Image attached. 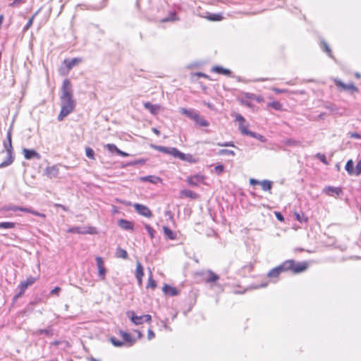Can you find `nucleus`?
Here are the masks:
<instances>
[{
  "label": "nucleus",
  "mask_w": 361,
  "mask_h": 361,
  "mask_svg": "<svg viewBox=\"0 0 361 361\" xmlns=\"http://www.w3.org/2000/svg\"><path fill=\"white\" fill-rule=\"evenodd\" d=\"M195 123L200 126L207 127L209 126V123L204 118H201L200 114H198V118L194 119Z\"/></svg>",
  "instance_id": "obj_34"
},
{
  "label": "nucleus",
  "mask_w": 361,
  "mask_h": 361,
  "mask_svg": "<svg viewBox=\"0 0 361 361\" xmlns=\"http://www.w3.org/2000/svg\"><path fill=\"white\" fill-rule=\"evenodd\" d=\"M214 170L217 174L221 173L224 171V166L222 164L215 166Z\"/></svg>",
  "instance_id": "obj_46"
},
{
  "label": "nucleus",
  "mask_w": 361,
  "mask_h": 361,
  "mask_svg": "<svg viewBox=\"0 0 361 361\" xmlns=\"http://www.w3.org/2000/svg\"><path fill=\"white\" fill-rule=\"evenodd\" d=\"M104 147L111 152H116L118 148L114 144H106Z\"/></svg>",
  "instance_id": "obj_40"
},
{
  "label": "nucleus",
  "mask_w": 361,
  "mask_h": 361,
  "mask_svg": "<svg viewBox=\"0 0 361 361\" xmlns=\"http://www.w3.org/2000/svg\"><path fill=\"white\" fill-rule=\"evenodd\" d=\"M350 137L351 138H361V135L357 133H350Z\"/></svg>",
  "instance_id": "obj_62"
},
{
  "label": "nucleus",
  "mask_w": 361,
  "mask_h": 361,
  "mask_svg": "<svg viewBox=\"0 0 361 361\" xmlns=\"http://www.w3.org/2000/svg\"><path fill=\"white\" fill-rule=\"evenodd\" d=\"M202 180V178L200 176H194L188 178V184L192 186L197 185Z\"/></svg>",
  "instance_id": "obj_21"
},
{
  "label": "nucleus",
  "mask_w": 361,
  "mask_h": 361,
  "mask_svg": "<svg viewBox=\"0 0 361 361\" xmlns=\"http://www.w3.org/2000/svg\"><path fill=\"white\" fill-rule=\"evenodd\" d=\"M19 211L27 212V213H31L32 209L20 207Z\"/></svg>",
  "instance_id": "obj_61"
},
{
  "label": "nucleus",
  "mask_w": 361,
  "mask_h": 361,
  "mask_svg": "<svg viewBox=\"0 0 361 361\" xmlns=\"http://www.w3.org/2000/svg\"><path fill=\"white\" fill-rule=\"evenodd\" d=\"M85 154L87 157H88L90 159H95V154L94 150L89 147H85Z\"/></svg>",
  "instance_id": "obj_35"
},
{
  "label": "nucleus",
  "mask_w": 361,
  "mask_h": 361,
  "mask_svg": "<svg viewBox=\"0 0 361 361\" xmlns=\"http://www.w3.org/2000/svg\"><path fill=\"white\" fill-rule=\"evenodd\" d=\"M15 226H16V223H13V222H8V221L0 222V229L1 228L9 229V228H13Z\"/></svg>",
  "instance_id": "obj_32"
},
{
  "label": "nucleus",
  "mask_w": 361,
  "mask_h": 361,
  "mask_svg": "<svg viewBox=\"0 0 361 361\" xmlns=\"http://www.w3.org/2000/svg\"><path fill=\"white\" fill-rule=\"evenodd\" d=\"M162 290L165 295L169 296H175L178 294V291L176 288L167 284H164V286L162 288Z\"/></svg>",
  "instance_id": "obj_16"
},
{
  "label": "nucleus",
  "mask_w": 361,
  "mask_h": 361,
  "mask_svg": "<svg viewBox=\"0 0 361 361\" xmlns=\"http://www.w3.org/2000/svg\"><path fill=\"white\" fill-rule=\"evenodd\" d=\"M61 288L59 287H55L54 289H52L50 292V294L51 295H59L60 292H61Z\"/></svg>",
  "instance_id": "obj_49"
},
{
  "label": "nucleus",
  "mask_w": 361,
  "mask_h": 361,
  "mask_svg": "<svg viewBox=\"0 0 361 361\" xmlns=\"http://www.w3.org/2000/svg\"><path fill=\"white\" fill-rule=\"evenodd\" d=\"M116 154L121 156V157H126L128 156V154L125 152H123L121 151V149H118L117 152H116Z\"/></svg>",
  "instance_id": "obj_59"
},
{
  "label": "nucleus",
  "mask_w": 361,
  "mask_h": 361,
  "mask_svg": "<svg viewBox=\"0 0 361 361\" xmlns=\"http://www.w3.org/2000/svg\"><path fill=\"white\" fill-rule=\"evenodd\" d=\"M159 152L171 155L174 158L179 159L183 161H191L192 159V156L190 154H184L175 147L159 146Z\"/></svg>",
  "instance_id": "obj_3"
},
{
  "label": "nucleus",
  "mask_w": 361,
  "mask_h": 361,
  "mask_svg": "<svg viewBox=\"0 0 361 361\" xmlns=\"http://www.w3.org/2000/svg\"><path fill=\"white\" fill-rule=\"evenodd\" d=\"M155 178H157L154 176H145V177L141 178V179L144 181H149L152 183H156V181L154 180Z\"/></svg>",
  "instance_id": "obj_47"
},
{
  "label": "nucleus",
  "mask_w": 361,
  "mask_h": 361,
  "mask_svg": "<svg viewBox=\"0 0 361 361\" xmlns=\"http://www.w3.org/2000/svg\"><path fill=\"white\" fill-rule=\"evenodd\" d=\"M321 48L323 49V51H324L325 52L327 53V54L329 55V56L330 58L335 60L334 56L331 54V50L330 47H329V45L324 40L321 41Z\"/></svg>",
  "instance_id": "obj_22"
},
{
  "label": "nucleus",
  "mask_w": 361,
  "mask_h": 361,
  "mask_svg": "<svg viewBox=\"0 0 361 361\" xmlns=\"http://www.w3.org/2000/svg\"><path fill=\"white\" fill-rule=\"evenodd\" d=\"M180 113L192 120L198 118V113L194 109H187L185 108H180Z\"/></svg>",
  "instance_id": "obj_14"
},
{
  "label": "nucleus",
  "mask_w": 361,
  "mask_h": 361,
  "mask_svg": "<svg viewBox=\"0 0 361 361\" xmlns=\"http://www.w3.org/2000/svg\"><path fill=\"white\" fill-rule=\"evenodd\" d=\"M154 337H155V334L154 333V331L151 329H149L148 333H147L148 339L151 340L152 338H153Z\"/></svg>",
  "instance_id": "obj_57"
},
{
  "label": "nucleus",
  "mask_w": 361,
  "mask_h": 361,
  "mask_svg": "<svg viewBox=\"0 0 361 361\" xmlns=\"http://www.w3.org/2000/svg\"><path fill=\"white\" fill-rule=\"evenodd\" d=\"M118 225L123 229L127 231L133 230V223L126 219H120L118 222Z\"/></svg>",
  "instance_id": "obj_17"
},
{
  "label": "nucleus",
  "mask_w": 361,
  "mask_h": 361,
  "mask_svg": "<svg viewBox=\"0 0 361 361\" xmlns=\"http://www.w3.org/2000/svg\"><path fill=\"white\" fill-rule=\"evenodd\" d=\"M134 208L135 211L142 216L145 217H150L152 216V212L149 209L143 204L135 203Z\"/></svg>",
  "instance_id": "obj_10"
},
{
  "label": "nucleus",
  "mask_w": 361,
  "mask_h": 361,
  "mask_svg": "<svg viewBox=\"0 0 361 361\" xmlns=\"http://www.w3.org/2000/svg\"><path fill=\"white\" fill-rule=\"evenodd\" d=\"M254 134L255 135V136H251L252 137L257 138V139L259 140L262 142H264L265 141V138H264V137L263 135L257 134L256 133H254Z\"/></svg>",
  "instance_id": "obj_53"
},
{
  "label": "nucleus",
  "mask_w": 361,
  "mask_h": 361,
  "mask_svg": "<svg viewBox=\"0 0 361 361\" xmlns=\"http://www.w3.org/2000/svg\"><path fill=\"white\" fill-rule=\"evenodd\" d=\"M218 154L219 155H232V156H234L235 155V152L233 150L223 149H220L218 152Z\"/></svg>",
  "instance_id": "obj_38"
},
{
  "label": "nucleus",
  "mask_w": 361,
  "mask_h": 361,
  "mask_svg": "<svg viewBox=\"0 0 361 361\" xmlns=\"http://www.w3.org/2000/svg\"><path fill=\"white\" fill-rule=\"evenodd\" d=\"M24 157L26 159H36L39 160L41 159V155L37 152L34 149H23V150Z\"/></svg>",
  "instance_id": "obj_11"
},
{
  "label": "nucleus",
  "mask_w": 361,
  "mask_h": 361,
  "mask_svg": "<svg viewBox=\"0 0 361 361\" xmlns=\"http://www.w3.org/2000/svg\"><path fill=\"white\" fill-rule=\"evenodd\" d=\"M12 127L11 126L8 129L6 135L7 141L4 142V147L7 152L6 159L0 164V169L6 167L11 165L14 161V157L13 155V147H12Z\"/></svg>",
  "instance_id": "obj_2"
},
{
  "label": "nucleus",
  "mask_w": 361,
  "mask_h": 361,
  "mask_svg": "<svg viewBox=\"0 0 361 361\" xmlns=\"http://www.w3.org/2000/svg\"><path fill=\"white\" fill-rule=\"evenodd\" d=\"M121 335L123 338V341L128 343L130 344L129 345H132L135 342V340L132 338L131 335L129 333L121 331Z\"/></svg>",
  "instance_id": "obj_20"
},
{
  "label": "nucleus",
  "mask_w": 361,
  "mask_h": 361,
  "mask_svg": "<svg viewBox=\"0 0 361 361\" xmlns=\"http://www.w3.org/2000/svg\"><path fill=\"white\" fill-rule=\"evenodd\" d=\"M68 232L70 233H92V232L90 231H82L81 228L80 227H73L68 230Z\"/></svg>",
  "instance_id": "obj_36"
},
{
  "label": "nucleus",
  "mask_w": 361,
  "mask_h": 361,
  "mask_svg": "<svg viewBox=\"0 0 361 361\" xmlns=\"http://www.w3.org/2000/svg\"><path fill=\"white\" fill-rule=\"evenodd\" d=\"M316 157L318 159H319L323 164H326V165L329 164V163L326 160V156L324 154L318 153L316 154Z\"/></svg>",
  "instance_id": "obj_41"
},
{
  "label": "nucleus",
  "mask_w": 361,
  "mask_h": 361,
  "mask_svg": "<svg viewBox=\"0 0 361 361\" xmlns=\"http://www.w3.org/2000/svg\"><path fill=\"white\" fill-rule=\"evenodd\" d=\"M295 219L300 221L302 222L303 220V216H301L299 214L295 213Z\"/></svg>",
  "instance_id": "obj_64"
},
{
  "label": "nucleus",
  "mask_w": 361,
  "mask_h": 361,
  "mask_svg": "<svg viewBox=\"0 0 361 361\" xmlns=\"http://www.w3.org/2000/svg\"><path fill=\"white\" fill-rule=\"evenodd\" d=\"M163 233L166 239L175 240L177 238V233L166 226H163Z\"/></svg>",
  "instance_id": "obj_15"
},
{
  "label": "nucleus",
  "mask_w": 361,
  "mask_h": 361,
  "mask_svg": "<svg viewBox=\"0 0 361 361\" xmlns=\"http://www.w3.org/2000/svg\"><path fill=\"white\" fill-rule=\"evenodd\" d=\"M145 107L148 109L152 114L156 115L158 114V106L156 104H152L149 102H145L144 104Z\"/></svg>",
  "instance_id": "obj_23"
},
{
  "label": "nucleus",
  "mask_w": 361,
  "mask_h": 361,
  "mask_svg": "<svg viewBox=\"0 0 361 361\" xmlns=\"http://www.w3.org/2000/svg\"><path fill=\"white\" fill-rule=\"evenodd\" d=\"M44 173L49 178H56L59 173V168L56 166L47 167Z\"/></svg>",
  "instance_id": "obj_13"
},
{
  "label": "nucleus",
  "mask_w": 361,
  "mask_h": 361,
  "mask_svg": "<svg viewBox=\"0 0 361 361\" xmlns=\"http://www.w3.org/2000/svg\"><path fill=\"white\" fill-rule=\"evenodd\" d=\"M235 121H238L239 123H243L245 121V119L244 118V117L242 115H240L239 114H235Z\"/></svg>",
  "instance_id": "obj_48"
},
{
  "label": "nucleus",
  "mask_w": 361,
  "mask_h": 361,
  "mask_svg": "<svg viewBox=\"0 0 361 361\" xmlns=\"http://www.w3.org/2000/svg\"><path fill=\"white\" fill-rule=\"evenodd\" d=\"M95 260L98 269V276L101 280H104L106 274V269L104 267V260L101 257H97Z\"/></svg>",
  "instance_id": "obj_9"
},
{
  "label": "nucleus",
  "mask_w": 361,
  "mask_h": 361,
  "mask_svg": "<svg viewBox=\"0 0 361 361\" xmlns=\"http://www.w3.org/2000/svg\"><path fill=\"white\" fill-rule=\"evenodd\" d=\"M37 279L32 276L28 277L25 281H23L18 285V288L20 289L19 293L15 295L14 299H17L24 294L25 290L30 286H32L35 281Z\"/></svg>",
  "instance_id": "obj_6"
},
{
  "label": "nucleus",
  "mask_w": 361,
  "mask_h": 361,
  "mask_svg": "<svg viewBox=\"0 0 361 361\" xmlns=\"http://www.w3.org/2000/svg\"><path fill=\"white\" fill-rule=\"evenodd\" d=\"M345 169L350 175L354 173V162L353 160L350 159L347 161Z\"/></svg>",
  "instance_id": "obj_29"
},
{
  "label": "nucleus",
  "mask_w": 361,
  "mask_h": 361,
  "mask_svg": "<svg viewBox=\"0 0 361 361\" xmlns=\"http://www.w3.org/2000/svg\"><path fill=\"white\" fill-rule=\"evenodd\" d=\"M249 182H250V184L252 185H260V183H261V181L256 180L255 178H250Z\"/></svg>",
  "instance_id": "obj_54"
},
{
  "label": "nucleus",
  "mask_w": 361,
  "mask_h": 361,
  "mask_svg": "<svg viewBox=\"0 0 361 361\" xmlns=\"http://www.w3.org/2000/svg\"><path fill=\"white\" fill-rule=\"evenodd\" d=\"M26 0H14L9 4L11 7H16L25 2Z\"/></svg>",
  "instance_id": "obj_45"
},
{
  "label": "nucleus",
  "mask_w": 361,
  "mask_h": 361,
  "mask_svg": "<svg viewBox=\"0 0 361 361\" xmlns=\"http://www.w3.org/2000/svg\"><path fill=\"white\" fill-rule=\"evenodd\" d=\"M196 75L198 76L199 78L202 77V78H209V75H206L205 73H201V72L197 73Z\"/></svg>",
  "instance_id": "obj_63"
},
{
  "label": "nucleus",
  "mask_w": 361,
  "mask_h": 361,
  "mask_svg": "<svg viewBox=\"0 0 361 361\" xmlns=\"http://www.w3.org/2000/svg\"><path fill=\"white\" fill-rule=\"evenodd\" d=\"M361 173V159L358 161L356 165V174L358 175Z\"/></svg>",
  "instance_id": "obj_56"
},
{
  "label": "nucleus",
  "mask_w": 361,
  "mask_h": 361,
  "mask_svg": "<svg viewBox=\"0 0 361 361\" xmlns=\"http://www.w3.org/2000/svg\"><path fill=\"white\" fill-rule=\"evenodd\" d=\"M36 334L37 335L45 334L49 337H51L54 335L53 330L51 328H49L47 329H38L36 331Z\"/></svg>",
  "instance_id": "obj_31"
},
{
  "label": "nucleus",
  "mask_w": 361,
  "mask_h": 361,
  "mask_svg": "<svg viewBox=\"0 0 361 361\" xmlns=\"http://www.w3.org/2000/svg\"><path fill=\"white\" fill-rule=\"evenodd\" d=\"M207 274L209 275V277L206 279L207 283L216 282L219 279V276L211 270H208Z\"/></svg>",
  "instance_id": "obj_27"
},
{
  "label": "nucleus",
  "mask_w": 361,
  "mask_h": 361,
  "mask_svg": "<svg viewBox=\"0 0 361 361\" xmlns=\"http://www.w3.org/2000/svg\"><path fill=\"white\" fill-rule=\"evenodd\" d=\"M260 185L263 190L269 191L272 188L273 183L271 180H263L261 181Z\"/></svg>",
  "instance_id": "obj_24"
},
{
  "label": "nucleus",
  "mask_w": 361,
  "mask_h": 361,
  "mask_svg": "<svg viewBox=\"0 0 361 361\" xmlns=\"http://www.w3.org/2000/svg\"><path fill=\"white\" fill-rule=\"evenodd\" d=\"M212 71L217 73L219 74H222L228 76H230L231 75V71L229 69L225 68L219 66H214L212 68Z\"/></svg>",
  "instance_id": "obj_19"
},
{
  "label": "nucleus",
  "mask_w": 361,
  "mask_h": 361,
  "mask_svg": "<svg viewBox=\"0 0 361 361\" xmlns=\"http://www.w3.org/2000/svg\"><path fill=\"white\" fill-rule=\"evenodd\" d=\"M324 191L328 195H337L339 196L342 194V190L341 188H336L332 186H328L324 188Z\"/></svg>",
  "instance_id": "obj_18"
},
{
  "label": "nucleus",
  "mask_w": 361,
  "mask_h": 361,
  "mask_svg": "<svg viewBox=\"0 0 361 361\" xmlns=\"http://www.w3.org/2000/svg\"><path fill=\"white\" fill-rule=\"evenodd\" d=\"M82 61L81 58H73L67 59L63 61V63L66 65L68 71L71 70L74 66H77Z\"/></svg>",
  "instance_id": "obj_12"
},
{
  "label": "nucleus",
  "mask_w": 361,
  "mask_h": 361,
  "mask_svg": "<svg viewBox=\"0 0 361 361\" xmlns=\"http://www.w3.org/2000/svg\"><path fill=\"white\" fill-rule=\"evenodd\" d=\"M54 207H60V208H61L63 211H66V212H67V211H68V208H67L66 206H64V205H63V204H57V203H56V204H54Z\"/></svg>",
  "instance_id": "obj_60"
},
{
  "label": "nucleus",
  "mask_w": 361,
  "mask_h": 361,
  "mask_svg": "<svg viewBox=\"0 0 361 361\" xmlns=\"http://www.w3.org/2000/svg\"><path fill=\"white\" fill-rule=\"evenodd\" d=\"M217 145L221 146V147H235V145L233 142H227L225 143H218Z\"/></svg>",
  "instance_id": "obj_52"
},
{
  "label": "nucleus",
  "mask_w": 361,
  "mask_h": 361,
  "mask_svg": "<svg viewBox=\"0 0 361 361\" xmlns=\"http://www.w3.org/2000/svg\"><path fill=\"white\" fill-rule=\"evenodd\" d=\"M115 255L117 258H122L126 259L128 258V252L126 250H123L121 247H118L116 249Z\"/></svg>",
  "instance_id": "obj_26"
},
{
  "label": "nucleus",
  "mask_w": 361,
  "mask_h": 361,
  "mask_svg": "<svg viewBox=\"0 0 361 361\" xmlns=\"http://www.w3.org/2000/svg\"><path fill=\"white\" fill-rule=\"evenodd\" d=\"M208 19L212 21H218L222 19L219 14H212L208 17Z\"/></svg>",
  "instance_id": "obj_43"
},
{
  "label": "nucleus",
  "mask_w": 361,
  "mask_h": 361,
  "mask_svg": "<svg viewBox=\"0 0 361 361\" xmlns=\"http://www.w3.org/2000/svg\"><path fill=\"white\" fill-rule=\"evenodd\" d=\"M239 130L243 135L249 136H255L254 132L249 130L247 126H244L243 123H239Z\"/></svg>",
  "instance_id": "obj_28"
},
{
  "label": "nucleus",
  "mask_w": 361,
  "mask_h": 361,
  "mask_svg": "<svg viewBox=\"0 0 361 361\" xmlns=\"http://www.w3.org/2000/svg\"><path fill=\"white\" fill-rule=\"evenodd\" d=\"M37 13H35L27 22L25 26L24 27V30H28L32 25L33 20L35 16L37 15Z\"/></svg>",
  "instance_id": "obj_42"
},
{
  "label": "nucleus",
  "mask_w": 361,
  "mask_h": 361,
  "mask_svg": "<svg viewBox=\"0 0 361 361\" xmlns=\"http://www.w3.org/2000/svg\"><path fill=\"white\" fill-rule=\"evenodd\" d=\"M4 209L6 211L11 210V211L16 212V211H19L20 207H18V206H9V207H6Z\"/></svg>",
  "instance_id": "obj_51"
},
{
  "label": "nucleus",
  "mask_w": 361,
  "mask_h": 361,
  "mask_svg": "<svg viewBox=\"0 0 361 361\" xmlns=\"http://www.w3.org/2000/svg\"><path fill=\"white\" fill-rule=\"evenodd\" d=\"M31 214H34L35 216H40V217H42V218H45L46 217L44 214L39 213L37 211H35V210H32V209Z\"/></svg>",
  "instance_id": "obj_55"
},
{
  "label": "nucleus",
  "mask_w": 361,
  "mask_h": 361,
  "mask_svg": "<svg viewBox=\"0 0 361 361\" xmlns=\"http://www.w3.org/2000/svg\"><path fill=\"white\" fill-rule=\"evenodd\" d=\"M176 20H178V18L176 17V13L171 12L169 13L168 17L161 19V22L166 23V22H170V21H175Z\"/></svg>",
  "instance_id": "obj_33"
},
{
  "label": "nucleus",
  "mask_w": 361,
  "mask_h": 361,
  "mask_svg": "<svg viewBox=\"0 0 361 361\" xmlns=\"http://www.w3.org/2000/svg\"><path fill=\"white\" fill-rule=\"evenodd\" d=\"M157 286V283L155 281H154L151 277L149 279V283H148V285L147 286V288H149V287H152V288H155Z\"/></svg>",
  "instance_id": "obj_50"
},
{
  "label": "nucleus",
  "mask_w": 361,
  "mask_h": 361,
  "mask_svg": "<svg viewBox=\"0 0 361 361\" xmlns=\"http://www.w3.org/2000/svg\"><path fill=\"white\" fill-rule=\"evenodd\" d=\"M286 262H292V265L289 268V270L292 271L294 274H299L305 271L307 269V264L306 262H302L295 264V261L293 259H288Z\"/></svg>",
  "instance_id": "obj_8"
},
{
  "label": "nucleus",
  "mask_w": 361,
  "mask_h": 361,
  "mask_svg": "<svg viewBox=\"0 0 361 361\" xmlns=\"http://www.w3.org/2000/svg\"><path fill=\"white\" fill-rule=\"evenodd\" d=\"M180 193L182 195L191 199H197L198 197V195L197 193L190 190H183Z\"/></svg>",
  "instance_id": "obj_25"
},
{
  "label": "nucleus",
  "mask_w": 361,
  "mask_h": 361,
  "mask_svg": "<svg viewBox=\"0 0 361 361\" xmlns=\"http://www.w3.org/2000/svg\"><path fill=\"white\" fill-rule=\"evenodd\" d=\"M127 317L130 319V321L135 325H140L143 324L144 322H149L151 321V315L149 314H142L140 316H137L135 314V312L133 310H129L126 312Z\"/></svg>",
  "instance_id": "obj_4"
},
{
  "label": "nucleus",
  "mask_w": 361,
  "mask_h": 361,
  "mask_svg": "<svg viewBox=\"0 0 361 361\" xmlns=\"http://www.w3.org/2000/svg\"><path fill=\"white\" fill-rule=\"evenodd\" d=\"M145 227L146 228V230L147 231L149 235H150L151 238H154V235H155V230L153 229L148 224H145Z\"/></svg>",
  "instance_id": "obj_39"
},
{
  "label": "nucleus",
  "mask_w": 361,
  "mask_h": 361,
  "mask_svg": "<svg viewBox=\"0 0 361 361\" xmlns=\"http://www.w3.org/2000/svg\"><path fill=\"white\" fill-rule=\"evenodd\" d=\"M144 275L143 267L140 262H137L135 277H142Z\"/></svg>",
  "instance_id": "obj_30"
},
{
  "label": "nucleus",
  "mask_w": 361,
  "mask_h": 361,
  "mask_svg": "<svg viewBox=\"0 0 361 361\" xmlns=\"http://www.w3.org/2000/svg\"><path fill=\"white\" fill-rule=\"evenodd\" d=\"M60 102L61 111L57 117L59 121L73 112L75 108L76 102L73 99V90L69 79L63 81L61 89Z\"/></svg>",
  "instance_id": "obj_1"
},
{
  "label": "nucleus",
  "mask_w": 361,
  "mask_h": 361,
  "mask_svg": "<svg viewBox=\"0 0 361 361\" xmlns=\"http://www.w3.org/2000/svg\"><path fill=\"white\" fill-rule=\"evenodd\" d=\"M275 214H276V219L279 221H284V217H283V216L280 212H276Z\"/></svg>",
  "instance_id": "obj_58"
},
{
  "label": "nucleus",
  "mask_w": 361,
  "mask_h": 361,
  "mask_svg": "<svg viewBox=\"0 0 361 361\" xmlns=\"http://www.w3.org/2000/svg\"><path fill=\"white\" fill-rule=\"evenodd\" d=\"M110 341L116 347H121L123 345V341H121L115 337H111Z\"/></svg>",
  "instance_id": "obj_37"
},
{
  "label": "nucleus",
  "mask_w": 361,
  "mask_h": 361,
  "mask_svg": "<svg viewBox=\"0 0 361 361\" xmlns=\"http://www.w3.org/2000/svg\"><path fill=\"white\" fill-rule=\"evenodd\" d=\"M269 106H271L272 108H274L276 110H279V109H281V104L279 102H276V101L269 103Z\"/></svg>",
  "instance_id": "obj_44"
},
{
  "label": "nucleus",
  "mask_w": 361,
  "mask_h": 361,
  "mask_svg": "<svg viewBox=\"0 0 361 361\" xmlns=\"http://www.w3.org/2000/svg\"><path fill=\"white\" fill-rule=\"evenodd\" d=\"M335 85L341 87L344 91H348L351 93L358 92L357 87L353 83L345 84L339 79L334 80Z\"/></svg>",
  "instance_id": "obj_7"
},
{
  "label": "nucleus",
  "mask_w": 361,
  "mask_h": 361,
  "mask_svg": "<svg viewBox=\"0 0 361 361\" xmlns=\"http://www.w3.org/2000/svg\"><path fill=\"white\" fill-rule=\"evenodd\" d=\"M291 264H292V262H284L283 263H282L279 266H278L276 267H274V269H271L269 271V273L267 274L268 277H269V278H276L281 273H282L283 271H289V268L292 265Z\"/></svg>",
  "instance_id": "obj_5"
}]
</instances>
